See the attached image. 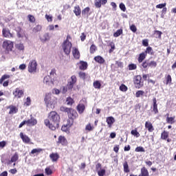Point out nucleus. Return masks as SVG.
<instances>
[{"label": "nucleus", "instance_id": "7ed1b4c3", "mask_svg": "<svg viewBox=\"0 0 176 176\" xmlns=\"http://www.w3.org/2000/svg\"><path fill=\"white\" fill-rule=\"evenodd\" d=\"M62 48L63 50L64 53L69 56L71 54V49L72 48V43L69 42L68 40H65L63 41L62 44Z\"/></svg>", "mask_w": 176, "mask_h": 176}, {"label": "nucleus", "instance_id": "2eb2a0df", "mask_svg": "<svg viewBox=\"0 0 176 176\" xmlns=\"http://www.w3.org/2000/svg\"><path fill=\"white\" fill-rule=\"evenodd\" d=\"M76 109L80 115H82L85 112V109H86V107L83 103H79Z\"/></svg>", "mask_w": 176, "mask_h": 176}, {"label": "nucleus", "instance_id": "f3484780", "mask_svg": "<svg viewBox=\"0 0 176 176\" xmlns=\"http://www.w3.org/2000/svg\"><path fill=\"white\" fill-rule=\"evenodd\" d=\"M107 2H108L107 0H95V6L98 9H100L101 8L102 5H106Z\"/></svg>", "mask_w": 176, "mask_h": 176}, {"label": "nucleus", "instance_id": "20e7f679", "mask_svg": "<svg viewBox=\"0 0 176 176\" xmlns=\"http://www.w3.org/2000/svg\"><path fill=\"white\" fill-rule=\"evenodd\" d=\"M141 80H142V78L141 77V76H135L133 83L136 89H141V87L144 86V82H142Z\"/></svg>", "mask_w": 176, "mask_h": 176}, {"label": "nucleus", "instance_id": "0e129e2a", "mask_svg": "<svg viewBox=\"0 0 176 176\" xmlns=\"http://www.w3.org/2000/svg\"><path fill=\"white\" fill-rule=\"evenodd\" d=\"M6 146V142L5 140L0 142V148H1V149H3V148Z\"/></svg>", "mask_w": 176, "mask_h": 176}, {"label": "nucleus", "instance_id": "4d7b16f0", "mask_svg": "<svg viewBox=\"0 0 176 176\" xmlns=\"http://www.w3.org/2000/svg\"><path fill=\"white\" fill-rule=\"evenodd\" d=\"M120 90L121 91H127V86L124 85V84L121 85L120 87Z\"/></svg>", "mask_w": 176, "mask_h": 176}, {"label": "nucleus", "instance_id": "37998d69", "mask_svg": "<svg viewBox=\"0 0 176 176\" xmlns=\"http://www.w3.org/2000/svg\"><path fill=\"white\" fill-rule=\"evenodd\" d=\"M42 151V148H34L31 151V153L32 155H35V153H41Z\"/></svg>", "mask_w": 176, "mask_h": 176}, {"label": "nucleus", "instance_id": "603ef678", "mask_svg": "<svg viewBox=\"0 0 176 176\" xmlns=\"http://www.w3.org/2000/svg\"><path fill=\"white\" fill-rule=\"evenodd\" d=\"M168 138V133L164 131L162 135H161V138L162 140H167V138Z\"/></svg>", "mask_w": 176, "mask_h": 176}, {"label": "nucleus", "instance_id": "a18cd8bd", "mask_svg": "<svg viewBox=\"0 0 176 176\" xmlns=\"http://www.w3.org/2000/svg\"><path fill=\"white\" fill-rule=\"evenodd\" d=\"M69 127L70 126H68V125L65 124V125L62 126L61 130H62V131H64L65 133H68V131H69Z\"/></svg>", "mask_w": 176, "mask_h": 176}, {"label": "nucleus", "instance_id": "e2e57ef3", "mask_svg": "<svg viewBox=\"0 0 176 176\" xmlns=\"http://www.w3.org/2000/svg\"><path fill=\"white\" fill-rule=\"evenodd\" d=\"M157 9H163V8H166V3L158 4L156 6Z\"/></svg>", "mask_w": 176, "mask_h": 176}, {"label": "nucleus", "instance_id": "6e6d98bb", "mask_svg": "<svg viewBox=\"0 0 176 176\" xmlns=\"http://www.w3.org/2000/svg\"><path fill=\"white\" fill-rule=\"evenodd\" d=\"M25 105H26V107H30V105H31V98L28 97L26 98V101L25 102Z\"/></svg>", "mask_w": 176, "mask_h": 176}, {"label": "nucleus", "instance_id": "6e6552de", "mask_svg": "<svg viewBox=\"0 0 176 176\" xmlns=\"http://www.w3.org/2000/svg\"><path fill=\"white\" fill-rule=\"evenodd\" d=\"M57 145H62V146H67L68 145V140L65 136L60 135L58 138V141H56Z\"/></svg>", "mask_w": 176, "mask_h": 176}, {"label": "nucleus", "instance_id": "f8f14e48", "mask_svg": "<svg viewBox=\"0 0 176 176\" xmlns=\"http://www.w3.org/2000/svg\"><path fill=\"white\" fill-rule=\"evenodd\" d=\"M12 94L15 98H21V97L24 96V91H23V89L16 88L15 90L12 92Z\"/></svg>", "mask_w": 176, "mask_h": 176}, {"label": "nucleus", "instance_id": "ddd939ff", "mask_svg": "<svg viewBox=\"0 0 176 176\" xmlns=\"http://www.w3.org/2000/svg\"><path fill=\"white\" fill-rule=\"evenodd\" d=\"M77 65H79V69L80 71H86V69H87V67H89L87 62L83 60H80L79 63H78Z\"/></svg>", "mask_w": 176, "mask_h": 176}, {"label": "nucleus", "instance_id": "e433bc0d", "mask_svg": "<svg viewBox=\"0 0 176 176\" xmlns=\"http://www.w3.org/2000/svg\"><path fill=\"white\" fill-rule=\"evenodd\" d=\"M122 34H123V30L120 29L113 34V36H115V38H118V36H120Z\"/></svg>", "mask_w": 176, "mask_h": 176}, {"label": "nucleus", "instance_id": "774afa93", "mask_svg": "<svg viewBox=\"0 0 176 176\" xmlns=\"http://www.w3.org/2000/svg\"><path fill=\"white\" fill-rule=\"evenodd\" d=\"M98 175L99 176H104V175H105V170L103 169V170H99L98 172Z\"/></svg>", "mask_w": 176, "mask_h": 176}, {"label": "nucleus", "instance_id": "aec40b11", "mask_svg": "<svg viewBox=\"0 0 176 176\" xmlns=\"http://www.w3.org/2000/svg\"><path fill=\"white\" fill-rule=\"evenodd\" d=\"M89 76V74L85 72H78V78L80 79H82V80H86Z\"/></svg>", "mask_w": 176, "mask_h": 176}, {"label": "nucleus", "instance_id": "f704fd0d", "mask_svg": "<svg viewBox=\"0 0 176 176\" xmlns=\"http://www.w3.org/2000/svg\"><path fill=\"white\" fill-rule=\"evenodd\" d=\"M123 167H124V171L125 173H130V169L129 168V164L127 163V162H125L123 164Z\"/></svg>", "mask_w": 176, "mask_h": 176}, {"label": "nucleus", "instance_id": "c756f323", "mask_svg": "<svg viewBox=\"0 0 176 176\" xmlns=\"http://www.w3.org/2000/svg\"><path fill=\"white\" fill-rule=\"evenodd\" d=\"M94 89H101V82L99 80H96L93 83Z\"/></svg>", "mask_w": 176, "mask_h": 176}, {"label": "nucleus", "instance_id": "1a4fd4ad", "mask_svg": "<svg viewBox=\"0 0 176 176\" xmlns=\"http://www.w3.org/2000/svg\"><path fill=\"white\" fill-rule=\"evenodd\" d=\"M2 34L4 38H14V33L10 32L8 28H3Z\"/></svg>", "mask_w": 176, "mask_h": 176}, {"label": "nucleus", "instance_id": "13d9d810", "mask_svg": "<svg viewBox=\"0 0 176 176\" xmlns=\"http://www.w3.org/2000/svg\"><path fill=\"white\" fill-rule=\"evenodd\" d=\"M45 173L47 174V175H52V174H53V171L50 168H46Z\"/></svg>", "mask_w": 176, "mask_h": 176}, {"label": "nucleus", "instance_id": "bb28decb", "mask_svg": "<svg viewBox=\"0 0 176 176\" xmlns=\"http://www.w3.org/2000/svg\"><path fill=\"white\" fill-rule=\"evenodd\" d=\"M153 111L155 112V113H158L159 110L157 109V103L156 101V98H154L153 99Z\"/></svg>", "mask_w": 176, "mask_h": 176}, {"label": "nucleus", "instance_id": "9b49d317", "mask_svg": "<svg viewBox=\"0 0 176 176\" xmlns=\"http://www.w3.org/2000/svg\"><path fill=\"white\" fill-rule=\"evenodd\" d=\"M76 82H78V78H76V76L75 75L72 76L71 80L67 83L68 89L69 90L74 89V85H75V83H76Z\"/></svg>", "mask_w": 176, "mask_h": 176}, {"label": "nucleus", "instance_id": "4c0bfd02", "mask_svg": "<svg viewBox=\"0 0 176 176\" xmlns=\"http://www.w3.org/2000/svg\"><path fill=\"white\" fill-rule=\"evenodd\" d=\"M66 102L67 105H72L75 102V101L71 97H68L66 99Z\"/></svg>", "mask_w": 176, "mask_h": 176}, {"label": "nucleus", "instance_id": "c03bdc74", "mask_svg": "<svg viewBox=\"0 0 176 176\" xmlns=\"http://www.w3.org/2000/svg\"><path fill=\"white\" fill-rule=\"evenodd\" d=\"M144 53H146V55L151 54L152 56L153 54V50L151 47H148Z\"/></svg>", "mask_w": 176, "mask_h": 176}, {"label": "nucleus", "instance_id": "2f4dec72", "mask_svg": "<svg viewBox=\"0 0 176 176\" xmlns=\"http://www.w3.org/2000/svg\"><path fill=\"white\" fill-rule=\"evenodd\" d=\"M86 131H93L94 130V126H91V124L89 123L85 126Z\"/></svg>", "mask_w": 176, "mask_h": 176}, {"label": "nucleus", "instance_id": "bf43d9fd", "mask_svg": "<svg viewBox=\"0 0 176 176\" xmlns=\"http://www.w3.org/2000/svg\"><path fill=\"white\" fill-rule=\"evenodd\" d=\"M45 19L48 22H52L53 21V16L46 14H45Z\"/></svg>", "mask_w": 176, "mask_h": 176}, {"label": "nucleus", "instance_id": "473e14b6", "mask_svg": "<svg viewBox=\"0 0 176 176\" xmlns=\"http://www.w3.org/2000/svg\"><path fill=\"white\" fill-rule=\"evenodd\" d=\"M175 117H170V118L167 117L166 122L170 124H173V123L175 122Z\"/></svg>", "mask_w": 176, "mask_h": 176}, {"label": "nucleus", "instance_id": "b1692460", "mask_svg": "<svg viewBox=\"0 0 176 176\" xmlns=\"http://www.w3.org/2000/svg\"><path fill=\"white\" fill-rule=\"evenodd\" d=\"M138 176H149V172L146 168L143 167L141 168V173Z\"/></svg>", "mask_w": 176, "mask_h": 176}, {"label": "nucleus", "instance_id": "4468645a", "mask_svg": "<svg viewBox=\"0 0 176 176\" xmlns=\"http://www.w3.org/2000/svg\"><path fill=\"white\" fill-rule=\"evenodd\" d=\"M38 124V121L34 118H31L30 119L26 120V124L29 127L36 126Z\"/></svg>", "mask_w": 176, "mask_h": 176}, {"label": "nucleus", "instance_id": "6ab92c4d", "mask_svg": "<svg viewBox=\"0 0 176 176\" xmlns=\"http://www.w3.org/2000/svg\"><path fill=\"white\" fill-rule=\"evenodd\" d=\"M8 109H10L9 115H13V113H17L19 112V109L16 106L10 105Z\"/></svg>", "mask_w": 176, "mask_h": 176}, {"label": "nucleus", "instance_id": "5fc2aeb1", "mask_svg": "<svg viewBox=\"0 0 176 176\" xmlns=\"http://www.w3.org/2000/svg\"><path fill=\"white\" fill-rule=\"evenodd\" d=\"M135 152H145V148H144V147L142 146H138L135 149Z\"/></svg>", "mask_w": 176, "mask_h": 176}, {"label": "nucleus", "instance_id": "4be33fe9", "mask_svg": "<svg viewBox=\"0 0 176 176\" xmlns=\"http://www.w3.org/2000/svg\"><path fill=\"white\" fill-rule=\"evenodd\" d=\"M145 127H146V129H148V131L150 133H152V131H153V130H155V129H153V125H152V123L149 122H146Z\"/></svg>", "mask_w": 176, "mask_h": 176}, {"label": "nucleus", "instance_id": "423d86ee", "mask_svg": "<svg viewBox=\"0 0 176 176\" xmlns=\"http://www.w3.org/2000/svg\"><path fill=\"white\" fill-rule=\"evenodd\" d=\"M3 49L6 52H12L13 49V42L10 41H5L3 43Z\"/></svg>", "mask_w": 176, "mask_h": 176}, {"label": "nucleus", "instance_id": "39448f33", "mask_svg": "<svg viewBox=\"0 0 176 176\" xmlns=\"http://www.w3.org/2000/svg\"><path fill=\"white\" fill-rule=\"evenodd\" d=\"M36 67H38V63H36V60H31L29 63L28 67V72H30V74H32V72H36Z\"/></svg>", "mask_w": 176, "mask_h": 176}, {"label": "nucleus", "instance_id": "ea45409f", "mask_svg": "<svg viewBox=\"0 0 176 176\" xmlns=\"http://www.w3.org/2000/svg\"><path fill=\"white\" fill-rule=\"evenodd\" d=\"M96 50H97V47L94 44H92L90 47L91 54H94V53H96Z\"/></svg>", "mask_w": 176, "mask_h": 176}, {"label": "nucleus", "instance_id": "49530a36", "mask_svg": "<svg viewBox=\"0 0 176 176\" xmlns=\"http://www.w3.org/2000/svg\"><path fill=\"white\" fill-rule=\"evenodd\" d=\"M144 91H138L135 94V97H137V98H140V97H142V96H144Z\"/></svg>", "mask_w": 176, "mask_h": 176}, {"label": "nucleus", "instance_id": "5701e85b", "mask_svg": "<svg viewBox=\"0 0 176 176\" xmlns=\"http://www.w3.org/2000/svg\"><path fill=\"white\" fill-rule=\"evenodd\" d=\"M74 13L77 16H80L82 10H80V7L79 6H76L74 7Z\"/></svg>", "mask_w": 176, "mask_h": 176}, {"label": "nucleus", "instance_id": "f257e3e1", "mask_svg": "<svg viewBox=\"0 0 176 176\" xmlns=\"http://www.w3.org/2000/svg\"><path fill=\"white\" fill-rule=\"evenodd\" d=\"M60 115L57 113L56 111H51L48 114V119H45L44 120V124L47 127H49L50 130L54 131L57 127H58V124H60Z\"/></svg>", "mask_w": 176, "mask_h": 176}, {"label": "nucleus", "instance_id": "0eeeda50", "mask_svg": "<svg viewBox=\"0 0 176 176\" xmlns=\"http://www.w3.org/2000/svg\"><path fill=\"white\" fill-rule=\"evenodd\" d=\"M44 101L47 107H50L54 104V101L52 99V94H46Z\"/></svg>", "mask_w": 176, "mask_h": 176}, {"label": "nucleus", "instance_id": "09e8293b", "mask_svg": "<svg viewBox=\"0 0 176 176\" xmlns=\"http://www.w3.org/2000/svg\"><path fill=\"white\" fill-rule=\"evenodd\" d=\"M166 85H171V82H172V78H171V76L169 74L166 77Z\"/></svg>", "mask_w": 176, "mask_h": 176}, {"label": "nucleus", "instance_id": "680f3d73", "mask_svg": "<svg viewBox=\"0 0 176 176\" xmlns=\"http://www.w3.org/2000/svg\"><path fill=\"white\" fill-rule=\"evenodd\" d=\"M130 30L132 32H137V27H135V25H131L130 26Z\"/></svg>", "mask_w": 176, "mask_h": 176}, {"label": "nucleus", "instance_id": "864d4df0", "mask_svg": "<svg viewBox=\"0 0 176 176\" xmlns=\"http://www.w3.org/2000/svg\"><path fill=\"white\" fill-rule=\"evenodd\" d=\"M157 66V63H156V61L153 60L151 62H148V67H154L155 68V67Z\"/></svg>", "mask_w": 176, "mask_h": 176}, {"label": "nucleus", "instance_id": "de8ad7c7", "mask_svg": "<svg viewBox=\"0 0 176 176\" xmlns=\"http://www.w3.org/2000/svg\"><path fill=\"white\" fill-rule=\"evenodd\" d=\"M89 12H90V8L87 7L84 10H82V15L86 16V14H87V13H89Z\"/></svg>", "mask_w": 176, "mask_h": 176}, {"label": "nucleus", "instance_id": "7c9ffc66", "mask_svg": "<svg viewBox=\"0 0 176 176\" xmlns=\"http://www.w3.org/2000/svg\"><path fill=\"white\" fill-rule=\"evenodd\" d=\"M50 38V37L49 36V33H45L42 36L40 37V39L45 42L46 41H49Z\"/></svg>", "mask_w": 176, "mask_h": 176}, {"label": "nucleus", "instance_id": "79ce46f5", "mask_svg": "<svg viewBox=\"0 0 176 176\" xmlns=\"http://www.w3.org/2000/svg\"><path fill=\"white\" fill-rule=\"evenodd\" d=\"M128 68H129V71H133L134 69H137V65H135L134 63L129 64L128 65Z\"/></svg>", "mask_w": 176, "mask_h": 176}, {"label": "nucleus", "instance_id": "69168bd1", "mask_svg": "<svg viewBox=\"0 0 176 176\" xmlns=\"http://www.w3.org/2000/svg\"><path fill=\"white\" fill-rule=\"evenodd\" d=\"M120 9L122 10V12H126V6L123 3L120 4Z\"/></svg>", "mask_w": 176, "mask_h": 176}, {"label": "nucleus", "instance_id": "72a5a7b5", "mask_svg": "<svg viewBox=\"0 0 176 176\" xmlns=\"http://www.w3.org/2000/svg\"><path fill=\"white\" fill-rule=\"evenodd\" d=\"M16 35L18 38H23V29H21V28H18V30H16Z\"/></svg>", "mask_w": 176, "mask_h": 176}, {"label": "nucleus", "instance_id": "c9c22d12", "mask_svg": "<svg viewBox=\"0 0 176 176\" xmlns=\"http://www.w3.org/2000/svg\"><path fill=\"white\" fill-rule=\"evenodd\" d=\"M75 120H72V118H68L67 120V124L66 125L68 127H71L73 124H74V122Z\"/></svg>", "mask_w": 176, "mask_h": 176}, {"label": "nucleus", "instance_id": "3c124183", "mask_svg": "<svg viewBox=\"0 0 176 176\" xmlns=\"http://www.w3.org/2000/svg\"><path fill=\"white\" fill-rule=\"evenodd\" d=\"M16 48L18 49V50H24V44L23 43L16 44Z\"/></svg>", "mask_w": 176, "mask_h": 176}, {"label": "nucleus", "instance_id": "393cba45", "mask_svg": "<svg viewBox=\"0 0 176 176\" xmlns=\"http://www.w3.org/2000/svg\"><path fill=\"white\" fill-rule=\"evenodd\" d=\"M94 60L96 63H98L99 64H104V63H105V60H104L101 56H95Z\"/></svg>", "mask_w": 176, "mask_h": 176}, {"label": "nucleus", "instance_id": "412c9836", "mask_svg": "<svg viewBox=\"0 0 176 176\" xmlns=\"http://www.w3.org/2000/svg\"><path fill=\"white\" fill-rule=\"evenodd\" d=\"M50 157L52 160V162H57L58 159H60V155H58V153H52L50 155Z\"/></svg>", "mask_w": 176, "mask_h": 176}, {"label": "nucleus", "instance_id": "338daca9", "mask_svg": "<svg viewBox=\"0 0 176 176\" xmlns=\"http://www.w3.org/2000/svg\"><path fill=\"white\" fill-rule=\"evenodd\" d=\"M142 65L143 68H148V67H149L148 61L145 60L144 62H143Z\"/></svg>", "mask_w": 176, "mask_h": 176}, {"label": "nucleus", "instance_id": "c85d7f7f", "mask_svg": "<svg viewBox=\"0 0 176 176\" xmlns=\"http://www.w3.org/2000/svg\"><path fill=\"white\" fill-rule=\"evenodd\" d=\"M33 32H34L35 34H36V32H41V31H42V25H36L33 30H32Z\"/></svg>", "mask_w": 176, "mask_h": 176}, {"label": "nucleus", "instance_id": "052dcab7", "mask_svg": "<svg viewBox=\"0 0 176 176\" xmlns=\"http://www.w3.org/2000/svg\"><path fill=\"white\" fill-rule=\"evenodd\" d=\"M80 38L81 42H85V41L86 40V34H85V32L81 34Z\"/></svg>", "mask_w": 176, "mask_h": 176}, {"label": "nucleus", "instance_id": "a878e982", "mask_svg": "<svg viewBox=\"0 0 176 176\" xmlns=\"http://www.w3.org/2000/svg\"><path fill=\"white\" fill-rule=\"evenodd\" d=\"M144 58H146V53L142 52L139 55V57L138 58V63H142Z\"/></svg>", "mask_w": 176, "mask_h": 176}, {"label": "nucleus", "instance_id": "8fccbe9b", "mask_svg": "<svg viewBox=\"0 0 176 176\" xmlns=\"http://www.w3.org/2000/svg\"><path fill=\"white\" fill-rule=\"evenodd\" d=\"M131 134H132V135H134L137 138H138V137H140V133H138V131H137V129L132 130L131 132Z\"/></svg>", "mask_w": 176, "mask_h": 176}, {"label": "nucleus", "instance_id": "a211bd4d", "mask_svg": "<svg viewBox=\"0 0 176 176\" xmlns=\"http://www.w3.org/2000/svg\"><path fill=\"white\" fill-rule=\"evenodd\" d=\"M72 54L76 60H79V58H80V53L79 52V50H78V48H73Z\"/></svg>", "mask_w": 176, "mask_h": 176}, {"label": "nucleus", "instance_id": "58836bf2", "mask_svg": "<svg viewBox=\"0 0 176 176\" xmlns=\"http://www.w3.org/2000/svg\"><path fill=\"white\" fill-rule=\"evenodd\" d=\"M28 19L30 23H35V21H36V19H35V16H34V15H31V14L28 15Z\"/></svg>", "mask_w": 176, "mask_h": 176}, {"label": "nucleus", "instance_id": "cd10ccee", "mask_svg": "<svg viewBox=\"0 0 176 176\" xmlns=\"http://www.w3.org/2000/svg\"><path fill=\"white\" fill-rule=\"evenodd\" d=\"M19 160V154L17 153H15L14 154V156H12L10 159V163H14L15 162H17Z\"/></svg>", "mask_w": 176, "mask_h": 176}, {"label": "nucleus", "instance_id": "f03ea898", "mask_svg": "<svg viewBox=\"0 0 176 176\" xmlns=\"http://www.w3.org/2000/svg\"><path fill=\"white\" fill-rule=\"evenodd\" d=\"M60 111L62 112H66V113H67L69 119H72L73 120H75L79 117V114H78V112L72 108L60 107Z\"/></svg>", "mask_w": 176, "mask_h": 176}, {"label": "nucleus", "instance_id": "a19ab883", "mask_svg": "<svg viewBox=\"0 0 176 176\" xmlns=\"http://www.w3.org/2000/svg\"><path fill=\"white\" fill-rule=\"evenodd\" d=\"M163 33L159 30H155L154 32V34L155 35V38H158L159 39H160L162 38V34Z\"/></svg>", "mask_w": 176, "mask_h": 176}, {"label": "nucleus", "instance_id": "9d476101", "mask_svg": "<svg viewBox=\"0 0 176 176\" xmlns=\"http://www.w3.org/2000/svg\"><path fill=\"white\" fill-rule=\"evenodd\" d=\"M10 76L9 74H4L0 78V85H2L4 87H8L9 86V80H6V79H9ZM4 80H6L3 82Z\"/></svg>", "mask_w": 176, "mask_h": 176}, {"label": "nucleus", "instance_id": "dca6fc26", "mask_svg": "<svg viewBox=\"0 0 176 176\" xmlns=\"http://www.w3.org/2000/svg\"><path fill=\"white\" fill-rule=\"evenodd\" d=\"M20 138H21L23 142H24V144H30L31 139H30V138L28 136H27V135H24V133H23V132L20 133Z\"/></svg>", "mask_w": 176, "mask_h": 176}]
</instances>
